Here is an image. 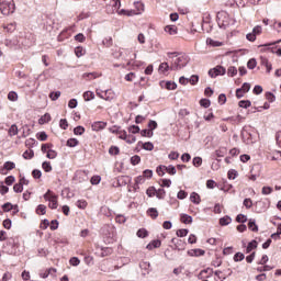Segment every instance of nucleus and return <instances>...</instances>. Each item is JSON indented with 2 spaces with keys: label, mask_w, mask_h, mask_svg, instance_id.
<instances>
[{
  "label": "nucleus",
  "mask_w": 281,
  "mask_h": 281,
  "mask_svg": "<svg viewBox=\"0 0 281 281\" xmlns=\"http://www.w3.org/2000/svg\"><path fill=\"white\" fill-rule=\"evenodd\" d=\"M206 45H210L211 47H222L223 42L214 41L212 38L206 40Z\"/></svg>",
  "instance_id": "a211bd4d"
},
{
  "label": "nucleus",
  "mask_w": 281,
  "mask_h": 281,
  "mask_svg": "<svg viewBox=\"0 0 281 281\" xmlns=\"http://www.w3.org/2000/svg\"><path fill=\"white\" fill-rule=\"evenodd\" d=\"M106 128V122L97 121L92 123V131H104Z\"/></svg>",
  "instance_id": "9d476101"
},
{
  "label": "nucleus",
  "mask_w": 281,
  "mask_h": 281,
  "mask_svg": "<svg viewBox=\"0 0 281 281\" xmlns=\"http://www.w3.org/2000/svg\"><path fill=\"white\" fill-rule=\"evenodd\" d=\"M8 100H10V102H16V100H19V94L14 91H10L8 93Z\"/></svg>",
  "instance_id": "2f4dec72"
},
{
  "label": "nucleus",
  "mask_w": 281,
  "mask_h": 281,
  "mask_svg": "<svg viewBox=\"0 0 281 281\" xmlns=\"http://www.w3.org/2000/svg\"><path fill=\"white\" fill-rule=\"evenodd\" d=\"M227 74V70L223 66H216L215 68H212L209 70V76L212 78H216L218 76H225Z\"/></svg>",
  "instance_id": "423d86ee"
},
{
  "label": "nucleus",
  "mask_w": 281,
  "mask_h": 281,
  "mask_svg": "<svg viewBox=\"0 0 281 281\" xmlns=\"http://www.w3.org/2000/svg\"><path fill=\"white\" fill-rule=\"evenodd\" d=\"M109 153L111 155H120V147L112 146L110 147Z\"/></svg>",
  "instance_id": "338daca9"
},
{
  "label": "nucleus",
  "mask_w": 281,
  "mask_h": 281,
  "mask_svg": "<svg viewBox=\"0 0 281 281\" xmlns=\"http://www.w3.org/2000/svg\"><path fill=\"white\" fill-rule=\"evenodd\" d=\"M86 53H87V50H85L82 48V46H78L75 48V54H76L77 58H81V56H85Z\"/></svg>",
  "instance_id": "a878e982"
},
{
  "label": "nucleus",
  "mask_w": 281,
  "mask_h": 281,
  "mask_svg": "<svg viewBox=\"0 0 281 281\" xmlns=\"http://www.w3.org/2000/svg\"><path fill=\"white\" fill-rule=\"evenodd\" d=\"M189 82L190 85H196V82H199V76L193 75L189 78Z\"/></svg>",
  "instance_id": "774afa93"
},
{
  "label": "nucleus",
  "mask_w": 281,
  "mask_h": 281,
  "mask_svg": "<svg viewBox=\"0 0 281 281\" xmlns=\"http://www.w3.org/2000/svg\"><path fill=\"white\" fill-rule=\"evenodd\" d=\"M3 168L4 170H14L16 165L13 161H5Z\"/></svg>",
  "instance_id": "f704fd0d"
},
{
  "label": "nucleus",
  "mask_w": 281,
  "mask_h": 281,
  "mask_svg": "<svg viewBox=\"0 0 281 281\" xmlns=\"http://www.w3.org/2000/svg\"><path fill=\"white\" fill-rule=\"evenodd\" d=\"M9 135L12 137L14 135H19V127L16 125H11L9 128Z\"/></svg>",
  "instance_id": "a18cd8bd"
},
{
  "label": "nucleus",
  "mask_w": 281,
  "mask_h": 281,
  "mask_svg": "<svg viewBox=\"0 0 281 281\" xmlns=\"http://www.w3.org/2000/svg\"><path fill=\"white\" fill-rule=\"evenodd\" d=\"M258 247V241H256V239L251 240L250 243H248V246L246 248V254H250V251H254V249H256Z\"/></svg>",
  "instance_id": "dca6fc26"
},
{
  "label": "nucleus",
  "mask_w": 281,
  "mask_h": 281,
  "mask_svg": "<svg viewBox=\"0 0 281 281\" xmlns=\"http://www.w3.org/2000/svg\"><path fill=\"white\" fill-rule=\"evenodd\" d=\"M95 98V94L91 91H86L83 93V100H86V102H89L90 100H93Z\"/></svg>",
  "instance_id": "c756f323"
},
{
  "label": "nucleus",
  "mask_w": 281,
  "mask_h": 281,
  "mask_svg": "<svg viewBox=\"0 0 281 281\" xmlns=\"http://www.w3.org/2000/svg\"><path fill=\"white\" fill-rule=\"evenodd\" d=\"M238 106H240V109H249V106H251V101L241 100L239 101Z\"/></svg>",
  "instance_id": "c9c22d12"
},
{
  "label": "nucleus",
  "mask_w": 281,
  "mask_h": 281,
  "mask_svg": "<svg viewBox=\"0 0 281 281\" xmlns=\"http://www.w3.org/2000/svg\"><path fill=\"white\" fill-rule=\"evenodd\" d=\"M49 98H50V100H53V102H56V100H58V98H60V91L50 92Z\"/></svg>",
  "instance_id": "6e6d98bb"
},
{
  "label": "nucleus",
  "mask_w": 281,
  "mask_h": 281,
  "mask_svg": "<svg viewBox=\"0 0 281 281\" xmlns=\"http://www.w3.org/2000/svg\"><path fill=\"white\" fill-rule=\"evenodd\" d=\"M188 233H189L188 229L181 228V229H178L176 234L179 238H186V236H188Z\"/></svg>",
  "instance_id": "ea45409f"
},
{
  "label": "nucleus",
  "mask_w": 281,
  "mask_h": 281,
  "mask_svg": "<svg viewBox=\"0 0 281 281\" xmlns=\"http://www.w3.org/2000/svg\"><path fill=\"white\" fill-rule=\"evenodd\" d=\"M47 122H52V115H49V113L44 114L40 119V124H47Z\"/></svg>",
  "instance_id": "c85d7f7f"
},
{
  "label": "nucleus",
  "mask_w": 281,
  "mask_h": 281,
  "mask_svg": "<svg viewBox=\"0 0 281 281\" xmlns=\"http://www.w3.org/2000/svg\"><path fill=\"white\" fill-rule=\"evenodd\" d=\"M76 205L79 210H87V205H89V203H87V200H78Z\"/></svg>",
  "instance_id": "cd10ccee"
},
{
  "label": "nucleus",
  "mask_w": 281,
  "mask_h": 281,
  "mask_svg": "<svg viewBox=\"0 0 281 281\" xmlns=\"http://www.w3.org/2000/svg\"><path fill=\"white\" fill-rule=\"evenodd\" d=\"M13 191L16 192V194H20L21 192H23V187L20 184V182L13 186Z\"/></svg>",
  "instance_id": "052dcab7"
},
{
  "label": "nucleus",
  "mask_w": 281,
  "mask_h": 281,
  "mask_svg": "<svg viewBox=\"0 0 281 281\" xmlns=\"http://www.w3.org/2000/svg\"><path fill=\"white\" fill-rule=\"evenodd\" d=\"M143 177L144 179H153V170L146 169L145 171H143Z\"/></svg>",
  "instance_id": "bf43d9fd"
},
{
  "label": "nucleus",
  "mask_w": 281,
  "mask_h": 281,
  "mask_svg": "<svg viewBox=\"0 0 281 281\" xmlns=\"http://www.w3.org/2000/svg\"><path fill=\"white\" fill-rule=\"evenodd\" d=\"M23 159H33L34 158V150L27 149L22 155Z\"/></svg>",
  "instance_id": "393cba45"
},
{
  "label": "nucleus",
  "mask_w": 281,
  "mask_h": 281,
  "mask_svg": "<svg viewBox=\"0 0 281 281\" xmlns=\"http://www.w3.org/2000/svg\"><path fill=\"white\" fill-rule=\"evenodd\" d=\"M180 221L181 223H184V225H190V223H192V216L188 214H182Z\"/></svg>",
  "instance_id": "aec40b11"
},
{
  "label": "nucleus",
  "mask_w": 281,
  "mask_h": 281,
  "mask_svg": "<svg viewBox=\"0 0 281 281\" xmlns=\"http://www.w3.org/2000/svg\"><path fill=\"white\" fill-rule=\"evenodd\" d=\"M134 12H135V16L137 14H142V12H144V4L140 1H136L134 2Z\"/></svg>",
  "instance_id": "f8f14e48"
},
{
  "label": "nucleus",
  "mask_w": 281,
  "mask_h": 281,
  "mask_svg": "<svg viewBox=\"0 0 281 281\" xmlns=\"http://www.w3.org/2000/svg\"><path fill=\"white\" fill-rule=\"evenodd\" d=\"M100 74L98 72H86L82 75V78L85 80H95V78H99Z\"/></svg>",
  "instance_id": "ddd939ff"
},
{
  "label": "nucleus",
  "mask_w": 281,
  "mask_h": 281,
  "mask_svg": "<svg viewBox=\"0 0 281 281\" xmlns=\"http://www.w3.org/2000/svg\"><path fill=\"white\" fill-rule=\"evenodd\" d=\"M47 213V206L45 204H40L36 209V214L45 215Z\"/></svg>",
  "instance_id": "e433bc0d"
},
{
  "label": "nucleus",
  "mask_w": 281,
  "mask_h": 281,
  "mask_svg": "<svg viewBox=\"0 0 281 281\" xmlns=\"http://www.w3.org/2000/svg\"><path fill=\"white\" fill-rule=\"evenodd\" d=\"M136 235L138 238H146V236H148V231H146V228H140L137 231Z\"/></svg>",
  "instance_id": "37998d69"
},
{
  "label": "nucleus",
  "mask_w": 281,
  "mask_h": 281,
  "mask_svg": "<svg viewBox=\"0 0 281 281\" xmlns=\"http://www.w3.org/2000/svg\"><path fill=\"white\" fill-rule=\"evenodd\" d=\"M161 168H164L168 175H177V168H175V166L172 165L165 166Z\"/></svg>",
  "instance_id": "b1692460"
},
{
  "label": "nucleus",
  "mask_w": 281,
  "mask_h": 281,
  "mask_svg": "<svg viewBox=\"0 0 281 281\" xmlns=\"http://www.w3.org/2000/svg\"><path fill=\"white\" fill-rule=\"evenodd\" d=\"M190 201H191V203L199 205V203H201V195H199V193H196V192H192L190 195Z\"/></svg>",
  "instance_id": "4468645a"
},
{
  "label": "nucleus",
  "mask_w": 281,
  "mask_h": 281,
  "mask_svg": "<svg viewBox=\"0 0 281 281\" xmlns=\"http://www.w3.org/2000/svg\"><path fill=\"white\" fill-rule=\"evenodd\" d=\"M140 161H142V157H139L138 155H134L131 157L132 166H137L139 165Z\"/></svg>",
  "instance_id": "4c0bfd02"
},
{
  "label": "nucleus",
  "mask_w": 281,
  "mask_h": 281,
  "mask_svg": "<svg viewBox=\"0 0 281 281\" xmlns=\"http://www.w3.org/2000/svg\"><path fill=\"white\" fill-rule=\"evenodd\" d=\"M171 243L173 244L171 247V249L176 250V251H183L186 249V241L179 239V238H172Z\"/></svg>",
  "instance_id": "0eeeda50"
},
{
  "label": "nucleus",
  "mask_w": 281,
  "mask_h": 281,
  "mask_svg": "<svg viewBox=\"0 0 281 281\" xmlns=\"http://www.w3.org/2000/svg\"><path fill=\"white\" fill-rule=\"evenodd\" d=\"M100 181H102V178L100 176H93L91 179H90V183L92 186H98L100 183Z\"/></svg>",
  "instance_id": "49530a36"
},
{
  "label": "nucleus",
  "mask_w": 281,
  "mask_h": 281,
  "mask_svg": "<svg viewBox=\"0 0 281 281\" xmlns=\"http://www.w3.org/2000/svg\"><path fill=\"white\" fill-rule=\"evenodd\" d=\"M142 137H153V132L150 130L140 131Z\"/></svg>",
  "instance_id": "0e129e2a"
},
{
  "label": "nucleus",
  "mask_w": 281,
  "mask_h": 281,
  "mask_svg": "<svg viewBox=\"0 0 281 281\" xmlns=\"http://www.w3.org/2000/svg\"><path fill=\"white\" fill-rule=\"evenodd\" d=\"M231 223H232V217L227 215L220 218V225H222L223 227H225V225H229Z\"/></svg>",
  "instance_id": "5701e85b"
},
{
  "label": "nucleus",
  "mask_w": 281,
  "mask_h": 281,
  "mask_svg": "<svg viewBox=\"0 0 281 281\" xmlns=\"http://www.w3.org/2000/svg\"><path fill=\"white\" fill-rule=\"evenodd\" d=\"M75 179L79 181V183H82V181H89V176L87 171L85 170H79L76 172Z\"/></svg>",
  "instance_id": "6e6552de"
},
{
  "label": "nucleus",
  "mask_w": 281,
  "mask_h": 281,
  "mask_svg": "<svg viewBox=\"0 0 281 281\" xmlns=\"http://www.w3.org/2000/svg\"><path fill=\"white\" fill-rule=\"evenodd\" d=\"M74 134L75 135H85V127L83 126H77L74 128Z\"/></svg>",
  "instance_id": "de8ad7c7"
},
{
  "label": "nucleus",
  "mask_w": 281,
  "mask_h": 281,
  "mask_svg": "<svg viewBox=\"0 0 281 281\" xmlns=\"http://www.w3.org/2000/svg\"><path fill=\"white\" fill-rule=\"evenodd\" d=\"M147 214L150 216V218H157V216H159V212L155 207L148 209Z\"/></svg>",
  "instance_id": "4be33fe9"
},
{
  "label": "nucleus",
  "mask_w": 281,
  "mask_h": 281,
  "mask_svg": "<svg viewBox=\"0 0 281 281\" xmlns=\"http://www.w3.org/2000/svg\"><path fill=\"white\" fill-rule=\"evenodd\" d=\"M155 148V145H153V143L151 142H147V143H144L143 144V149L144 150H153Z\"/></svg>",
  "instance_id": "5fc2aeb1"
},
{
  "label": "nucleus",
  "mask_w": 281,
  "mask_h": 281,
  "mask_svg": "<svg viewBox=\"0 0 281 281\" xmlns=\"http://www.w3.org/2000/svg\"><path fill=\"white\" fill-rule=\"evenodd\" d=\"M12 207H13V205H12V203H10V202H7V203H4V204L2 205L3 212H10V211H12Z\"/></svg>",
  "instance_id": "69168bd1"
},
{
  "label": "nucleus",
  "mask_w": 281,
  "mask_h": 281,
  "mask_svg": "<svg viewBox=\"0 0 281 281\" xmlns=\"http://www.w3.org/2000/svg\"><path fill=\"white\" fill-rule=\"evenodd\" d=\"M167 56L172 60L170 65L171 71H179V69H183L190 63V57L186 54L167 53Z\"/></svg>",
  "instance_id": "f257e3e1"
},
{
  "label": "nucleus",
  "mask_w": 281,
  "mask_h": 281,
  "mask_svg": "<svg viewBox=\"0 0 281 281\" xmlns=\"http://www.w3.org/2000/svg\"><path fill=\"white\" fill-rule=\"evenodd\" d=\"M15 10L16 4H14V0H0V11L4 16L14 14Z\"/></svg>",
  "instance_id": "f03ea898"
},
{
  "label": "nucleus",
  "mask_w": 281,
  "mask_h": 281,
  "mask_svg": "<svg viewBox=\"0 0 281 281\" xmlns=\"http://www.w3.org/2000/svg\"><path fill=\"white\" fill-rule=\"evenodd\" d=\"M192 164L195 168H201L203 166V158L194 157Z\"/></svg>",
  "instance_id": "473e14b6"
},
{
  "label": "nucleus",
  "mask_w": 281,
  "mask_h": 281,
  "mask_svg": "<svg viewBox=\"0 0 281 281\" xmlns=\"http://www.w3.org/2000/svg\"><path fill=\"white\" fill-rule=\"evenodd\" d=\"M156 196H157L158 199H164V198L166 196V190H164L162 188L158 189V190L156 191Z\"/></svg>",
  "instance_id": "4d7b16f0"
},
{
  "label": "nucleus",
  "mask_w": 281,
  "mask_h": 281,
  "mask_svg": "<svg viewBox=\"0 0 281 281\" xmlns=\"http://www.w3.org/2000/svg\"><path fill=\"white\" fill-rule=\"evenodd\" d=\"M257 65H258V63L256 61L255 58L249 59L248 63H247L248 69H256Z\"/></svg>",
  "instance_id": "09e8293b"
},
{
  "label": "nucleus",
  "mask_w": 281,
  "mask_h": 281,
  "mask_svg": "<svg viewBox=\"0 0 281 281\" xmlns=\"http://www.w3.org/2000/svg\"><path fill=\"white\" fill-rule=\"evenodd\" d=\"M46 157L47 159H56V157H58V153L54 149H48Z\"/></svg>",
  "instance_id": "58836bf2"
},
{
  "label": "nucleus",
  "mask_w": 281,
  "mask_h": 281,
  "mask_svg": "<svg viewBox=\"0 0 281 281\" xmlns=\"http://www.w3.org/2000/svg\"><path fill=\"white\" fill-rule=\"evenodd\" d=\"M238 74V68H236V66H231L227 69V76H229V78H234V76H236Z\"/></svg>",
  "instance_id": "412c9836"
},
{
  "label": "nucleus",
  "mask_w": 281,
  "mask_h": 281,
  "mask_svg": "<svg viewBox=\"0 0 281 281\" xmlns=\"http://www.w3.org/2000/svg\"><path fill=\"white\" fill-rule=\"evenodd\" d=\"M44 200L49 202L48 207H50V210H56L58 207V195L52 190H47L44 194Z\"/></svg>",
  "instance_id": "7ed1b4c3"
},
{
  "label": "nucleus",
  "mask_w": 281,
  "mask_h": 281,
  "mask_svg": "<svg viewBox=\"0 0 281 281\" xmlns=\"http://www.w3.org/2000/svg\"><path fill=\"white\" fill-rule=\"evenodd\" d=\"M117 14L123 15V16H135V11L122 9V10L117 11Z\"/></svg>",
  "instance_id": "2eb2a0df"
},
{
  "label": "nucleus",
  "mask_w": 281,
  "mask_h": 281,
  "mask_svg": "<svg viewBox=\"0 0 281 281\" xmlns=\"http://www.w3.org/2000/svg\"><path fill=\"white\" fill-rule=\"evenodd\" d=\"M95 255L100 256V258H106V256H111V254H113V248L95 245Z\"/></svg>",
  "instance_id": "20e7f679"
},
{
  "label": "nucleus",
  "mask_w": 281,
  "mask_h": 281,
  "mask_svg": "<svg viewBox=\"0 0 281 281\" xmlns=\"http://www.w3.org/2000/svg\"><path fill=\"white\" fill-rule=\"evenodd\" d=\"M158 69L161 74H166L167 71H170V65H168V63H161Z\"/></svg>",
  "instance_id": "bb28decb"
},
{
  "label": "nucleus",
  "mask_w": 281,
  "mask_h": 281,
  "mask_svg": "<svg viewBox=\"0 0 281 281\" xmlns=\"http://www.w3.org/2000/svg\"><path fill=\"white\" fill-rule=\"evenodd\" d=\"M78 144H80V142H78L77 138H69L67 140V146H69V148H76V146H78Z\"/></svg>",
  "instance_id": "7c9ffc66"
},
{
  "label": "nucleus",
  "mask_w": 281,
  "mask_h": 281,
  "mask_svg": "<svg viewBox=\"0 0 281 281\" xmlns=\"http://www.w3.org/2000/svg\"><path fill=\"white\" fill-rule=\"evenodd\" d=\"M188 255L191 256L192 258H199V256H205V250L201 249V248H195V249H191L188 251Z\"/></svg>",
  "instance_id": "1a4fd4ad"
},
{
  "label": "nucleus",
  "mask_w": 281,
  "mask_h": 281,
  "mask_svg": "<svg viewBox=\"0 0 281 281\" xmlns=\"http://www.w3.org/2000/svg\"><path fill=\"white\" fill-rule=\"evenodd\" d=\"M271 269H273V267H271V266H261V267L257 268V271L259 273H262V271H271Z\"/></svg>",
  "instance_id": "680f3d73"
},
{
  "label": "nucleus",
  "mask_w": 281,
  "mask_h": 281,
  "mask_svg": "<svg viewBox=\"0 0 281 281\" xmlns=\"http://www.w3.org/2000/svg\"><path fill=\"white\" fill-rule=\"evenodd\" d=\"M248 229H250V232H258V225L256 224V220L254 218L249 220Z\"/></svg>",
  "instance_id": "6ab92c4d"
},
{
  "label": "nucleus",
  "mask_w": 281,
  "mask_h": 281,
  "mask_svg": "<svg viewBox=\"0 0 281 281\" xmlns=\"http://www.w3.org/2000/svg\"><path fill=\"white\" fill-rule=\"evenodd\" d=\"M42 168L44 170V172H52L53 168H52V162L49 161H44L42 164Z\"/></svg>",
  "instance_id": "72a5a7b5"
},
{
  "label": "nucleus",
  "mask_w": 281,
  "mask_h": 281,
  "mask_svg": "<svg viewBox=\"0 0 281 281\" xmlns=\"http://www.w3.org/2000/svg\"><path fill=\"white\" fill-rule=\"evenodd\" d=\"M210 104H211L210 99L200 100V105L203 106L204 109H209Z\"/></svg>",
  "instance_id": "13d9d810"
},
{
  "label": "nucleus",
  "mask_w": 281,
  "mask_h": 281,
  "mask_svg": "<svg viewBox=\"0 0 281 281\" xmlns=\"http://www.w3.org/2000/svg\"><path fill=\"white\" fill-rule=\"evenodd\" d=\"M236 222H237V223H247V215H245V214H238V215L236 216Z\"/></svg>",
  "instance_id": "603ef678"
},
{
  "label": "nucleus",
  "mask_w": 281,
  "mask_h": 281,
  "mask_svg": "<svg viewBox=\"0 0 281 281\" xmlns=\"http://www.w3.org/2000/svg\"><path fill=\"white\" fill-rule=\"evenodd\" d=\"M69 265H71V267H78V265H80V259L78 257H72L69 260Z\"/></svg>",
  "instance_id": "864d4df0"
},
{
  "label": "nucleus",
  "mask_w": 281,
  "mask_h": 281,
  "mask_svg": "<svg viewBox=\"0 0 281 281\" xmlns=\"http://www.w3.org/2000/svg\"><path fill=\"white\" fill-rule=\"evenodd\" d=\"M159 247H161V240L159 239H154L147 245V249H149V251H153V249H159Z\"/></svg>",
  "instance_id": "9b49d317"
},
{
  "label": "nucleus",
  "mask_w": 281,
  "mask_h": 281,
  "mask_svg": "<svg viewBox=\"0 0 281 281\" xmlns=\"http://www.w3.org/2000/svg\"><path fill=\"white\" fill-rule=\"evenodd\" d=\"M216 157H223L224 155H227V148L221 147L220 149L215 150Z\"/></svg>",
  "instance_id": "a19ab883"
},
{
  "label": "nucleus",
  "mask_w": 281,
  "mask_h": 281,
  "mask_svg": "<svg viewBox=\"0 0 281 281\" xmlns=\"http://www.w3.org/2000/svg\"><path fill=\"white\" fill-rule=\"evenodd\" d=\"M7 32H14L16 30V22L9 23L7 26H3Z\"/></svg>",
  "instance_id": "79ce46f5"
},
{
  "label": "nucleus",
  "mask_w": 281,
  "mask_h": 281,
  "mask_svg": "<svg viewBox=\"0 0 281 281\" xmlns=\"http://www.w3.org/2000/svg\"><path fill=\"white\" fill-rule=\"evenodd\" d=\"M122 7V2L120 0H111L110 4L106 5L108 14H115V12H120V8Z\"/></svg>",
  "instance_id": "39448f33"
},
{
  "label": "nucleus",
  "mask_w": 281,
  "mask_h": 281,
  "mask_svg": "<svg viewBox=\"0 0 281 281\" xmlns=\"http://www.w3.org/2000/svg\"><path fill=\"white\" fill-rule=\"evenodd\" d=\"M166 89H168V91H175V89H177V83H175L172 81H167Z\"/></svg>",
  "instance_id": "3c124183"
},
{
  "label": "nucleus",
  "mask_w": 281,
  "mask_h": 281,
  "mask_svg": "<svg viewBox=\"0 0 281 281\" xmlns=\"http://www.w3.org/2000/svg\"><path fill=\"white\" fill-rule=\"evenodd\" d=\"M165 32L167 34H170V36H175V34H177V26H175V25H167V26H165Z\"/></svg>",
  "instance_id": "f3484780"
},
{
  "label": "nucleus",
  "mask_w": 281,
  "mask_h": 281,
  "mask_svg": "<svg viewBox=\"0 0 281 281\" xmlns=\"http://www.w3.org/2000/svg\"><path fill=\"white\" fill-rule=\"evenodd\" d=\"M128 133H132V135H137V133H139V126L137 125H131L128 127Z\"/></svg>",
  "instance_id": "8fccbe9b"
},
{
  "label": "nucleus",
  "mask_w": 281,
  "mask_h": 281,
  "mask_svg": "<svg viewBox=\"0 0 281 281\" xmlns=\"http://www.w3.org/2000/svg\"><path fill=\"white\" fill-rule=\"evenodd\" d=\"M245 260V255L243 252H237L234 255L235 262H243Z\"/></svg>",
  "instance_id": "c03bdc74"
},
{
  "label": "nucleus",
  "mask_w": 281,
  "mask_h": 281,
  "mask_svg": "<svg viewBox=\"0 0 281 281\" xmlns=\"http://www.w3.org/2000/svg\"><path fill=\"white\" fill-rule=\"evenodd\" d=\"M266 100H268V102H276V94L271 92H267Z\"/></svg>",
  "instance_id": "e2e57ef3"
}]
</instances>
